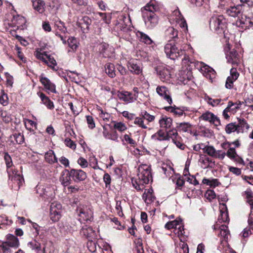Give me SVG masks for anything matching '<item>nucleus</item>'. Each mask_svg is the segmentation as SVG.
Returning <instances> with one entry per match:
<instances>
[{
    "instance_id": "1",
    "label": "nucleus",
    "mask_w": 253,
    "mask_h": 253,
    "mask_svg": "<svg viewBox=\"0 0 253 253\" xmlns=\"http://www.w3.org/2000/svg\"><path fill=\"white\" fill-rule=\"evenodd\" d=\"M158 9L157 5L150 3L141 8L142 18L147 29H152L158 25L159 18L155 12Z\"/></svg>"
},
{
    "instance_id": "2",
    "label": "nucleus",
    "mask_w": 253,
    "mask_h": 253,
    "mask_svg": "<svg viewBox=\"0 0 253 253\" xmlns=\"http://www.w3.org/2000/svg\"><path fill=\"white\" fill-rule=\"evenodd\" d=\"M138 181L132 179L133 186L137 190L140 191L144 188V184H148L152 181L150 167L147 165H141L138 169Z\"/></svg>"
},
{
    "instance_id": "3",
    "label": "nucleus",
    "mask_w": 253,
    "mask_h": 253,
    "mask_svg": "<svg viewBox=\"0 0 253 253\" xmlns=\"http://www.w3.org/2000/svg\"><path fill=\"white\" fill-rule=\"evenodd\" d=\"M114 30L117 32L126 33L130 30L131 20L123 13H118L117 19L114 22Z\"/></svg>"
},
{
    "instance_id": "4",
    "label": "nucleus",
    "mask_w": 253,
    "mask_h": 253,
    "mask_svg": "<svg viewBox=\"0 0 253 253\" xmlns=\"http://www.w3.org/2000/svg\"><path fill=\"white\" fill-rule=\"evenodd\" d=\"M179 45L178 42H171L167 43L164 47L167 56L171 59L175 60L182 56L184 53V50L182 49Z\"/></svg>"
},
{
    "instance_id": "5",
    "label": "nucleus",
    "mask_w": 253,
    "mask_h": 253,
    "mask_svg": "<svg viewBox=\"0 0 253 253\" xmlns=\"http://www.w3.org/2000/svg\"><path fill=\"white\" fill-rule=\"evenodd\" d=\"M36 190L40 196L48 201L52 200L55 196L54 188L48 185L38 184Z\"/></svg>"
},
{
    "instance_id": "6",
    "label": "nucleus",
    "mask_w": 253,
    "mask_h": 253,
    "mask_svg": "<svg viewBox=\"0 0 253 253\" xmlns=\"http://www.w3.org/2000/svg\"><path fill=\"white\" fill-rule=\"evenodd\" d=\"M227 62L232 65H238L241 62L240 55L234 49L231 50L229 44H227L224 47Z\"/></svg>"
},
{
    "instance_id": "7",
    "label": "nucleus",
    "mask_w": 253,
    "mask_h": 253,
    "mask_svg": "<svg viewBox=\"0 0 253 253\" xmlns=\"http://www.w3.org/2000/svg\"><path fill=\"white\" fill-rule=\"evenodd\" d=\"M55 34L59 38L64 44L66 43L65 35L67 33V30L64 22L57 19L54 21Z\"/></svg>"
},
{
    "instance_id": "8",
    "label": "nucleus",
    "mask_w": 253,
    "mask_h": 253,
    "mask_svg": "<svg viewBox=\"0 0 253 253\" xmlns=\"http://www.w3.org/2000/svg\"><path fill=\"white\" fill-rule=\"evenodd\" d=\"M225 20L223 15H214L210 21V27L212 31H218L223 29L224 27Z\"/></svg>"
},
{
    "instance_id": "9",
    "label": "nucleus",
    "mask_w": 253,
    "mask_h": 253,
    "mask_svg": "<svg viewBox=\"0 0 253 253\" xmlns=\"http://www.w3.org/2000/svg\"><path fill=\"white\" fill-rule=\"evenodd\" d=\"M62 206L57 202L51 203L50 208V217L53 222L58 221L61 216Z\"/></svg>"
},
{
    "instance_id": "10",
    "label": "nucleus",
    "mask_w": 253,
    "mask_h": 253,
    "mask_svg": "<svg viewBox=\"0 0 253 253\" xmlns=\"http://www.w3.org/2000/svg\"><path fill=\"white\" fill-rule=\"evenodd\" d=\"M112 94L117 95V97L126 103H131L134 102L136 99L137 97L135 94H133L129 91H112Z\"/></svg>"
},
{
    "instance_id": "11",
    "label": "nucleus",
    "mask_w": 253,
    "mask_h": 253,
    "mask_svg": "<svg viewBox=\"0 0 253 253\" xmlns=\"http://www.w3.org/2000/svg\"><path fill=\"white\" fill-rule=\"evenodd\" d=\"M77 211L80 217V219L84 221L90 220L92 217V212L86 206L80 205Z\"/></svg>"
},
{
    "instance_id": "12",
    "label": "nucleus",
    "mask_w": 253,
    "mask_h": 253,
    "mask_svg": "<svg viewBox=\"0 0 253 253\" xmlns=\"http://www.w3.org/2000/svg\"><path fill=\"white\" fill-rule=\"evenodd\" d=\"M40 81L44 86L45 91L48 94L50 93H57L55 84L49 79L45 77L41 76Z\"/></svg>"
},
{
    "instance_id": "13",
    "label": "nucleus",
    "mask_w": 253,
    "mask_h": 253,
    "mask_svg": "<svg viewBox=\"0 0 253 253\" xmlns=\"http://www.w3.org/2000/svg\"><path fill=\"white\" fill-rule=\"evenodd\" d=\"M9 177L14 184L12 188L16 190H18L24 182L23 176L20 173H18L17 171L14 170L12 173H9Z\"/></svg>"
},
{
    "instance_id": "14",
    "label": "nucleus",
    "mask_w": 253,
    "mask_h": 253,
    "mask_svg": "<svg viewBox=\"0 0 253 253\" xmlns=\"http://www.w3.org/2000/svg\"><path fill=\"white\" fill-rule=\"evenodd\" d=\"M156 92L160 97L167 101L169 104L171 105L172 104V100L170 96L169 90L166 86H157L156 88Z\"/></svg>"
},
{
    "instance_id": "15",
    "label": "nucleus",
    "mask_w": 253,
    "mask_h": 253,
    "mask_svg": "<svg viewBox=\"0 0 253 253\" xmlns=\"http://www.w3.org/2000/svg\"><path fill=\"white\" fill-rule=\"evenodd\" d=\"M230 73V75L227 77L225 84V87L228 89L233 88L234 82L237 80L239 76V73L235 68H231Z\"/></svg>"
},
{
    "instance_id": "16",
    "label": "nucleus",
    "mask_w": 253,
    "mask_h": 253,
    "mask_svg": "<svg viewBox=\"0 0 253 253\" xmlns=\"http://www.w3.org/2000/svg\"><path fill=\"white\" fill-rule=\"evenodd\" d=\"M127 67L130 72L136 75H139L142 71L140 64L136 60H130L127 63Z\"/></svg>"
},
{
    "instance_id": "17",
    "label": "nucleus",
    "mask_w": 253,
    "mask_h": 253,
    "mask_svg": "<svg viewBox=\"0 0 253 253\" xmlns=\"http://www.w3.org/2000/svg\"><path fill=\"white\" fill-rule=\"evenodd\" d=\"M200 118L205 121H208L211 123H212L216 126L220 124L219 119L212 113L209 111L203 113Z\"/></svg>"
},
{
    "instance_id": "18",
    "label": "nucleus",
    "mask_w": 253,
    "mask_h": 253,
    "mask_svg": "<svg viewBox=\"0 0 253 253\" xmlns=\"http://www.w3.org/2000/svg\"><path fill=\"white\" fill-rule=\"evenodd\" d=\"M70 175L75 182L83 181L87 177L86 173L81 169H71Z\"/></svg>"
},
{
    "instance_id": "19",
    "label": "nucleus",
    "mask_w": 253,
    "mask_h": 253,
    "mask_svg": "<svg viewBox=\"0 0 253 253\" xmlns=\"http://www.w3.org/2000/svg\"><path fill=\"white\" fill-rule=\"evenodd\" d=\"M156 70L160 80L162 82H167L170 78V72L167 68L159 67H157Z\"/></svg>"
},
{
    "instance_id": "20",
    "label": "nucleus",
    "mask_w": 253,
    "mask_h": 253,
    "mask_svg": "<svg viewBox=\"0 0 253 253\" xmlns=\"http://www.w3.org/2000/svg\"><path fill=\"white\" fill-rule=\"evenodd\" d=\"M173 13L176 16L175 19L176 22H177L180 27L184 29V32L187 31L188 30V27L186 20L179 10H174Z\"/></svg>"
},
{
    "instance_id": "21",
    "label": "nucleus",
    "mask_w": 253,
    "mask_h": 253,
    "mask_svg": "<svg viewBox=\"0 0 253 253\" xmlns=\"http://www.w3.org/2000/svg\"><path fill=\"white\" fill-rule=\"evenodd\" d=\"M3 244H6V248L8 249V251H11L10 248H17L19 246V240L15 236L9 235L7 236V241L5 242H3Z\"/></svg>"
},
{
    "instance_id": "22",
    "label": "nucleus",
    "mask_w": 253,
    "mask_h": 253,
    "mask_svg": "<svg viewBox=\"0 0 253 253\" xmlns=\"http://www.w3.org/2000/svg\"><path fill=\"white\" fill-rule=\"evenodd\" d=\"M242 9V5L238 4L228 8L226 10V13L230 16L236 17L241 14Z\"/></svg>"
},
{
    "instance_id": "23",
    "label": "nucleus",
    "mask_w": 253,
    "mask_h": 253,
    "mask_svg": "<svg viewBox=\"0 0 253 253\" xmlns=\"http://www.w3.org/2000/svg\"><path fill=\"white\" fill-rule=\"evenodd\" d=\"M37 94L40 97L42 103L44 104L47 108L49 109L54 108V106L53 102L50 100L48 97L46 96L43 92H39Z\"/></svg>"
},
{
    "instance_id": "24",
    "label": "nucleus",
    "mask_w": 253,
    "mask_h": 253,
    "mask_svg": "<svg viewBox=\"0 0 253 253\" xmlns=\"http://www.w3.org/2000/svg\"><path fill=\"white\" fill-rule=\"evenodd\" d=\"M91 24V20L88 16L82 17L77 22L78 26L84 30H88L89 26Z\"/></svg>"
},
{
    "instance_id": "25",
    "label": "nucleus",
    "mask_w": 253,
    "mask_h": 253,
    "mask_svg": "<svg viewBox=\"0 0 253 253\" xmlns=\"http://www.w3.org/2000/svg\"><path fill=\"white\" fill-rule=\"evenodd\" d=\"M97 111L100 120L107 123L111 119V115L106 111L103 110L101 107H98L97 108Z\"/></svg>"
},
{
    "instance_id": "26",
    "label": "nucleus",
    "mask_w": 253,
    "mask_h": 253,
    "mask_svg": "<svg viewBox=\"0 0 253 253\" xmlns=\"http://www.w3.org/2000/svg\"><path fill=\"white\" fill-rule=\"evenodd\" d=\"M237 126V133H243L247 131L250 128V125L244 119H239Z\"/></svg>"
},
{
    "instance_id": "27",
    "label": "nucleus",
    "mask_w": 253,
    "mask_h": 253,
    "mask_svg": "<svg viewBox=\"0 0 253 253\" xmlns=\"http://www.w3.org/2000/svg\"><path fill=\"white\" fill-rule=\"evenodd\" d=\"M176 128L179 131L188 132L192 134V126L188 123H177Z\"/></svg>"
},
{
    "instance_id": "28",
    "label": "nucleus",
    "mask_w": 253,
    "mask_h": 253,
    "mask_svg": "<svg viewBox=\"0 0 253 253\" xmlns=\"http://www.w3.org/2000/svg\"><path fill=\"white\" fill-rule=\"evenodd\" d=\"M202 72L205 77L207 78L211 79L215 77V72L212 68L208 66H204L201 68Z\"/></svg>"
},
{
    "instance_id": "29",
    "label": "nucleus",
    "mask_w": 253,
    "mask_h": 253,
    "mask_svg": "<svg viewBox=\"0 0 253 253\" xmlns=\"http://www.w3.org/2000/svg\"><path fill=\"white\" fill-rule=\"evenodd\" d=\"M152 192L153 190L152 189L146 190L142 195L143 199L147 204L151 203L155 200V198L153 195Z\"/></svg>"
},
{
    "instance_id": "30",
    "label": "nucleus",
    "mask_w": 253,
    "mask_h": 253,
    "mask_svg": "<svg viewBox=\"0 0 253 253\" xmlns=\"http://www.w3.org/2000/svg\"><path fill=\"white\" fill-rule=\"evenodd\" d=\"M81 234L86 238H89L92 237L94 235L95 233L93 229L86 225L83 226L81 230Z\"/></svg>"
},
{
    "instance_id": "31",
    "label": "nucleus",
    "mask_w": 253,
    "mask_h": 253,
    "mask_svg": "<svg viewBox=\"0 0 253 253\" xmlns=\"http://www.w3.org/2000/svg\"><path fill=\"white\" fill-rule=\"evenodd\" d=\"M153 141L167 140V137L165 135V132L162 130H159L151 137Z\"/></svg>"
},
{
    "instance_id": "32",
    "label": "nucleus",
    "mask_w": 253,
    "mask_h": 253,
    "mask_svg": "<svg viewBox=\"0 0 253 253\" xmlns=\"http://www.w3.org/2000/svg\"><path fill=\"white\" fill-rule=\"evenodd\" d=\"M103 135L105 138L111 139L114 141L118 140V134L116 131H114L112 133H109L106 127H105L104 126H103Z\"/></svg>"
},
{
    "instance_id": "33",
    "label": "nucleus",
    "mask_w": 253,
    "mask_h": 253,
    "mask_svg": "<svg viewBox=\"0 0 253 253\" xmlns=\"http://www.w3.org/2000/svg\"><path fill=\"white\" fill-rule=\"evenodd\" d=\"M44 158L47 163L49 164H53L57 162V159L55 156L54 153L52 150H49L44 155Z\"/></svg>"
},
{
    "instance_id": "34",
    "label": "nucleus",
    "mask_w": 253,
    "mask_h": 253,
    "mask_svg": "<svg viewBox=\"0 0 253 253\" xmlns=\"http://www.w3.org/2000/svg\"><path fill=\"white\" fill-rule=\"evenodd\" d=\"M68 44L69 47L71 48L68 50V52H75L79 46V42L78 40L74 37H71L68 39Z\"/></svg>"
},
{
    "instance_id": "35",
    "label": "nucleus",
    "mask_w": 253,
    "mask_h": 253,
    "mask_svg": "<svg viewBox=\"0 0 253 253\" xmlns=\"http://www.w3.org/2000/svg\"><path fill=\"white\" fill-rule=\"evenodd\" d=\"M105 71L109 77L113 78L116 76L115 66L113 64L111 63L106 64L105 66Z\"/></svg>"
},
{
    "instance_id": "36",
    "label": "nucleus",
    "mask_w": 253,
    "mask_h": 253,
    "mask_svg": "<svg viewBox=\"0 0 253 253\" xmlns=\"http://www.w3.org/2000/svg\"><path fill=\"white\" fill-rule=\"evenodd\" d=\"M246 202L251 207V211H253V192L250 189H248L245 191Z\"/></svg>"
},
{
    "instance_id": "37",
    "label": "nucleus",
    "mask_w": 253,
    "mask_h": 253,
    "mask_svg": "<svg viewBox=\"0 0 253 253\" xmlns=\"http://www.w3.org/2000/svg\"><path fill=\"white\" fill-rule=\"evenodd\" d=\"M224 208L225 207V210H223V209L222 210H220V214L218 217V221L220 222H225L229 220V217L228 212L226 211H227V208L226 207V205L225 204H222L221 205Z\"/></svg>"
},
{
    "instance_id": "38",
    "label": "nucleus",
    "mask_w": 253,
    "mask_h": 253,
    "mask_svg": "<svg viewBox=\"0 0 253 253\" xmlns=\"http://www.w3.org/2000/svg\"><path fill=\"white\" fill-rule=\"evenodd\" d=\"M172 121L170 118L164 117L159 120V124L161 127L167 129L172 125Z\"/></svg>"
},
{
    "instance_id": "39",
    "label": "nucleus",
    "mask_w": 253,
    "mask_h": 253,
    "mask_svg": "<svg viewBox=\"0 0 253 253\" xmlns=\"http://www.w3.org/2000/svg\"><path fill=\"white\" fill-rule=\"evenodd\" d=\"M137 36L139 38L141 42H143L146 44H150L153 42L152 40L147 35L142 32L138 31L137 33Z\"/></svg>"
},
{
    "instance_id": "40",
    "label": "nucleus",
    "mask_w": 253,
    "mask_h": 253,
    "mask_svg": "<svg viewBox=\"0 0 253 253\" xmlns=\"http://www.w3.org/2000/svg\"><path fill=\"white\" fill-rule=\"evenodd\" d=\"M34 8L40 13L44 11V2L42 0H35L33 2Z\"/></svg>"
},
{
    "instance_id": "41",
    "label": "nucleus",
    "mask_w": 253,
    "mask_h": 253,
    "mask_svg": "<svg viewBox=\"0 0 253 253\" xmlns=\"http://www.w3.org/2000/svg\"><path fill=\"white\" fill-rule=\"evenodd\" d=\"M165 35L169 39H175L177 37L178 31L173 27H170L166 31Z\"/></svg>"
},
{
    "instance_id": "42",
    "label": "nucleus",
    "mask_w": 253,
    "mask_h": 253,
    "mask_svg": "<svg viewBox=\"0 0 253 253\" xmlns=\"http://www.w3.org/2000/svg\"><path fill=\"white\" fill-rule=\"evenodd\" d=\"M181 221L182 220L180 218L176 219L174 220L169 221L165 224V228L168 230L173 228L176 229L177 226L180 224Z\"/></svg>"
},
{
    "instance_id": "43",
    "label": "nucleus",
    "mask_w": 253,
    "mask_h": 253,
    "mask_svg": "<svg viewBox=\"0 0 253 253\" xmlns=\"http://www.w3.org/2000/svg\"><path fill=\"white\" fill-rule=\"evenodd\" d=\"M219 235L223 238L224 239H227L229 234V231L228 227L225 225H222L219 227Z\"/></svg>"
},
{
    "instance_id": "44",
    "label": "nucleus",
    "mask_w": 253,
    "mask_h": 253,
    "mask_svg": "<svg viewBox=\"0 0 253 253\" xmlns=\"http://www.w3.org/2000/svg\"><path fill=\"white\" fill-rule=\"evenodd\" d=\"M199 162L203 164L202 166L204 168H208L211 162V159L206 156H201Z\"/></svg>"
},
{
    "instance_id": "45",
    "label": "nucleus",
    "mask_w": 253,
    "mask_h": 253,
    "mask_svg": "<svg viewBox=\"0 0 253 253\" xmlns=\"http://www.w3.org/2000/svg\"><path fill=\"white\" fill-rule=\"evenodd\" d=\"M28 245L32 249H35L38 251H40L41 249V245L40 243L39 239L38 238L35 239L31 242L28 243Z\"/></svg>"
},
{
    "instance_id": "46",
    "label": "nucleus",
    "mask_w": 253,
    "mask_h": 253,
    "mask_svg": "<svg viewBox=\"0 0 253 253\" xmlns=\"http://www.w3.org/2000/svg\"><path fill=\"white\" fill-rule=\"evenodd\" d=\"M178 135L177 130L175 129H172L169 130L166 133L165 132V135L167 137V140H169L170 138L174 141L176 139V137Z\"/></svg>"
},
{
    "instance_id": "47",
    "label": "nucleus",
    "mask_w": 253,
    "mask_h": 253,
    "mask_svg": "<svg viewBox=\"0 0 253 253\" xmlns=\"http://www.w3.org/2000/svg\"><path fill=\"white\" fill-rule=\"evenodd\" d=\"M114 127L120 132H123L127 129L126 124L121 122H114Z\"/></svg>"
},
{
    "instance_id": "48",
    "label": "nucleus",
    "mask_w": 253,
    "mask_h": 253,
    "mask_svg": "<svg viewBox=\"0 0 253 253\" xmlns=\"http://www.w3.org/2000/svg\"><path fill=\"white\" fill-rule=\"evenodd\" d=\"M11 138L14 139V140H12L13 141H15L16 143L19 144H22L24 140V136L21 133H15L11 136Z\"/></svg>"
},
{
    "instance_id": "49",
    "label": "nucleus",
    "mask_w": 253,
    "mask_h": 253,
    "mask_svg": "<svg viewBox=\"0 0 253 253\" xmlns=\"http://www.w3.org/2000/svg\"><path fill=\"white\" fill-rule=\"evenodd\" d=\"M225 130L226 132L228 134L235 131L237 132V126L235 123H230L226 126Z\"/></svg>"
},
{
    "instance_id": "50",
    "label": "nucleus",
    "mask_w": 253,
    "mask_h": 253,
    "mask_svg": "<svg viewBox=\"0 0 253 253\" xmlns=\"http://www.w3.org/2000/svg\"><path fill=\"white\" fill-rule=\"evenodd\" d=\"M165 109L169 111L170 112L173 113L174 114L177 115L178 116H181L183 115L184 112L182 110H180L177 108H175V106H169L165 107Z\"/></svg>"
},
{
    "instance_id": "51",
    "label": "nucleus",
    "mask_w": 253,
    "mask_h": 253,
    "mask_svg": "<svg viewBox=\"0 0 253 253\" xmlns=\"http://www.w3.org/2000/svg\"><path fill=\"white\" fill-rule=\"evenodd\" d=\"M70 173L66 174V175H63L60 179L62 184L64 186H67L70 184Z\"/></svg>"
},
{
    "instance_id": "52",
    "label": "nucleus",
    "mask_w": 253,
    "mask_h": 253,
    "mask_svg": "<svg viewBox=\"0 0 253 253\" xmlns=\"http://www.w3.org/2000/svg\"><path fill=\"white\" fill-rule=\"evenodd\" d=\"M35 55L38 59H40L46 64L48 63L47 60L48 55L45 52L42 53L40 51H37Z\"/></svg>"
},
{
    "instance_id": "53",
    "label": "nucleus",
    "mask_w": 253,
    "mask_h": 253,
    "mask_svg": "<svg viewBox=\"0 0 253 253\" xmlns=\"http://www.w3.org/2000/svg\"><path fill=\"white\" fill-rule=\"evenodd\" d=\"M204 152L207 153L209 155L214 157L216 153V150L213 146H206L203 148Z\"/></svg>"
},
{
    "instance_id": "54",
    "label": "nucleus",
    "mask_w": 253,
    "mask_h": 253,
    "mask_svg": "<svg viewBox=\"0 0 253 253\" xmlns=\"http://www.w3.org/2000/svg\"><path fill=\"white\" fill-rule=\"evenodd\" d=\"M143 118H139V117H136L135 118L134 121V124L137 126H138L139 127H141L142 128H147V124H145L143 121Z\"/></svg>"
},
{
    "instance_id": "55",
    "label": "nucleus",
    "mask_w": 253,
    "mask_h": 253,
    "mask_svg": "<svg viewBox=\"0 0 253 253\" xmlns=\"http://www.w3.org/2000/svg\"><path fill=\"white\" fill-rule=\"evenodd\" d=\"M0 116L2 121L5 123H8L11 120L10 116L7 114V112L3 111L2 110H0Z\"/></svg>"
},
{
    "instance_id": "56",
    "label": "nucleus",
    "mask_w": 253,
    "mask_h": 253,
    "mask_svg": "<svg viewBox=\"0 0 253 253\" xmlns=\"http://www.w3.org/2000/svg\"><path fill=\"white\" fill-rule=\"evenodd\" d=\"M4 159L7 168H10L12 166V159L10 156L7 152L4 153Z\"/></svg>"
},
{
    "instance_id": "57",
    "label": "nucleus",
    "mask_w": 253,
    "mask_h": 253,
    "mask_svg": "<svg viewBox=\"0 0 253 253\" xmlns=\"http://www.w3.org/2000/svg\"><path fill=\"white\" fill-rule=\"evenodd\" d=\"M86 119L88 127L90 129L94 128L95 127V124L93 117L91 116H86Z\"/></svg>"
},
{
    "instance_id": "58",
    "label": "nucleus",
    "mask_w": 253,
    "mask_h": 253,
    "mask_svg": "<svg viewBox=\"0 0 253 253\" xmlns=\"http://www.w3.org/2000/svg\"><path fill=\"white\" fill-rule=\"evenodd\" d=\"M8 98L7 94L5 93L2 91V93L0 96V103L3 106H6L8 103Z\"/></svg>"
},
{
    "instance_id": "59",
    "label": "nucleus",
    "mask_w": 253,
    "mask_h": 253,
    "mask_svg": "<svg viewBox=\"0 0 253 253\" xmlns=\"http://www.w3.org/2000/svg\"><path fill=\"white\" fill-rule=\"evenodd\" d=\"M226 155L227 156L228 158H229L231 160H233L236 156H237V154L236 153L235 149L234 148H229L228 150Z\"/></svg>"
},
{
    "instance_id": "60",
    "label": "nucleus",
    "mask_w": 253,
    "mask_h": 253,
    "mask_svg": "<svg viewBox=\"0 0 253 253\" xmlns=\"http://www.w3.org/2000/svg\"><path fill=\"white\" fill-rule=\"evenodd\" d=\"M88 164L91 167L95 169H98L97 160L94 156L90 157Z\"/></svg>"
},
{
    "instance_id": "61",
    "label": "nucleus",
    "mask_w": 253,
    "mask_h": 253,
    "mask_svg": "<svg viewBox=\"0 0 253 253\" xmlns=\"http://www.w3.org/2000/svg\"><path fill=\"white\" fill-rule=\"evenodd\" d=\"M64 143L67 147H69L71 149L75 150L76 148V144L75 142L70 138L65 139Z\"/></svg>"
},
{
    "instance_id": "62",
    "label": "nucleus",
    "mask_w": 253,
    "mask_h": 253,
    "mask_svg": "<svg viewBox=\"0 0 253 253\" xmlns=\"http://www.w3.org/2000/svg\"><path fill=\"white\" fill-rule=\"evenodd\" d=\"M232 104H233V102L231 101H229L228 103L227 107L223 111L222 114H223L224 118L225 119H228L230 117V116L228 114V112H230V107L233 105Z\"/></svg>"
},
{
    "instance_id": "63",
    "label": "nucleus",
    "mask_w": 253,
    "mask_h": 253,
    "mask_svg": "<svg viewBox=\"0 0 253 253\" xmlns=\"http://www.w3.org/2000/svg\"><path fill=\"white\" fill-rule=\"evenodd\" d=\"M78 164L82 168H87L88 165V162L87 161L86 159L83 157H80L78 160Z\"/></svg>"
},
{
    "instance_id": "64",
    "label": "nucleus",
    "mask_w": 253,
    "mask_h": 253,
    "mask_svg": "<svg viewBox=\"0 0 253 253\" xmlns=\"http://www.w3.org/2000/svg\"><path fill=\"white\" fill-rule=\"evenodd\" d=\"M205 197L211 201L216 197V195L213 190H208L205 194Z\"/></svg>"
}]
</instances>
